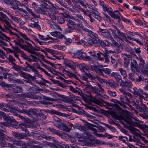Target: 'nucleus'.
<instances>
[{
  "label": "nucleus",
  "instance_id": "f257e3e1",
  "mask_svg": "<svg viewBox=\"0 0 148 148\" xmlns=\"http://www.w3.org/2000/svg\"><path fill=\"white\" fill-rule=\"evenodd\" d=\"M112 110L108 111V113L114 118L122 120L123 121H121L122 124L127 127H131L132 126H135L136 123H134L132 121V119L127 116H124L122 114L124 112L123 109L118 106H113Z\"/></svg>",
  "mask_w": 148,
  "mask_h": 148
},
{
  "label": "nucleus",
  "instance_id": "f03ea898",
  "mask_svg": "<svg viewBox=\"0 0 148 148\" xmlns=\"http://www.w3.org/2000/svg\"><path fill=\"white\" fill-rule=\"evenodd\" d=\"M79 27H82V29L87 33L88 38L87 42L90 45L96 47L98 45V36L97 34L92 32L88 29V27L84 26L81 24L79 25Z\"/></svg>",
  "mask_w": 148,
  "mask_h": 148
},
{
  "label": "nucleus",
  "instance_id": "7ed1b4c3",
  "mask_svg": "<svg viewBox=\"0 0 148 148\" xmlns=\"http://www.w3.org/2000/svg\"><path fill=\"white\" fill-rule=\"evenodd\" d=\"M69 17L65 18V23L67 27V31L69 33L72 32L75 29V25H76L78 28L82 29V27H78L79 25L80 24L83 25L82 23V22L80 21V20L75 16H70Z\"/></svg>",
  "mask_w": 148,
  "mask_h": 148
},
{
  "label": "nucleus",
  "instance_id": "20e7f679",
  "mask_svg": "<svg viewBox=\"0 0 148 148\" xmlns=\"http://www.w3.org/2000/svg\"><path fill=\"white\" fill-rule=\"evenodd\" d=\"M1 114L3 118L7 121V122H3L0 123V132H5L6 131L4 126H11L14 127H15L16 126L17 122L13 117L8 115H6L4 112H1Z\"/></svg>",
  "mask_w": 148,
  "mask_h": 148
},
{
  "label": "nucleus",
  "instance_id": "39448f33",
  "mask_svg": "<svg viewBox=\"0 0 148 148\" xmlns=\"http://www.w3.org/2000/svg\"><path fill=\"white\" fill-rule=\"evenodd\" d=\"M14 42L16 45L18 46L21 48L23 49L24 50L27 51L28 52L31 53V54L38 55V53L36 52L32 49V47H28L25 44L22 45L21 43V42H24V40L22 38L19 37L18 36L17 37L16 40H14Z\"/></svg>",
  "mask_w": 148,
  "mask_h": 148
},
{
  "label": "nucleus",
  "instance_id": "423d86ee",
  "mask_svg": "<svg viewBox=\"0 0 148 148\" xmlns=\"http://www.w3.org/2000/svg\"><path fill=\"white\" fill-rule=\"evenodd\" d=\"M99 3L102 7L103 11L105 12H108L112 18L114 19L119 18L120 16L119 14H120V13H118V14H116L117 12H118V11H115L113 12L112 11V10L111 8L108 7V5L105 4L103 1L99 0Z\"/></svg>",
  "mask_w": 148,
  "mask_h": 148
},
{
  "label": "nucleus",
  "instance_id": "0eeeda50",
  "mask_svg": "<svg viewBox=\"0 0 148 148\" xmlns=\"http://www.w3.org/2000/svg\"><path fill=\"white\" fill-rule=\"evenodd\" d=\"M73 57L77 58L79 59L83 60L84 61H90L92 60V58L86 55L85 53L81 50L77 51L75 53H73Z\"/></svg>",
  "mask_w": 148,
  "mask_h": 148
},
{
  "label": "nucleus",
  "instance_id": "6e6552de",
  "mask_svg": "<svg viewBox=\"0 0 148 148\" xmlns=\"http://www.w3.org/2000/svg\"><path fill=\"white\" fill-rule=\"evenodd\" d=\"M5 107L9 108L10 112L14 115H17L16 110H17L18 108L15 106L12 105H8L3 103L1 104H0V108L4 111H8V110L5 108Z\"/></svg>",
  "mask_w": 148,
  "mask_h": 148
},
{
  "label": "nucleus",
  "instance_id": "1a4fd4ad",
  "mask_svg": "<svg viewBox=\"0 0 148 148\" xmlns=\"http://www.w3.org/2000/svg\"><path fill=\"white\" fill-rule=\"evenodd\" d=\"M139 60L140 61L138 65V69H137V72L139 73L140 71L144 72L146 74L148 72V66L146 64L145 61L141 58H140Z\"/></svg>",
  "mask_w": 148,
  "mask_h": 148
},
{
  "label": "nucleus",
  "instance_id": "9d476101",
  "mask_svg": "<svg viewBox=\"0 0 148 148\" xmlns=\"http://www.w3.org/2000/svg\"><path fill=\"white\" fill-rule=\"evenodd\" d=\"M53 123L54 125L57 127H58L61 123V125L63 126L61 129L66 131L68 132H69L71 129V128H68V125H65L63 123H62V120L56 116H54L53 117Z\"/></svg>",
  "mask_w": 148,
  "mask_h": 148
},
{
  "label": "nucleus",
  "instance_id": "9b49d317",
  "mask_svg": "<svg viewBox=\"0 0 148 148\" xmlns=\"http://www.w3.org/2000/svg\"><path fill=\"white\" fill-rule=\"evenodd\" d=\"M17 111H19L20 113H23L27 115L30 117L32 116V115L37 116H38L39 115V114L37 113L36 112V109L31 108L27 110L24 109H22L21 110H20L19 108H18Z\"/></svg>",
  "mask_w": 148,
  "mask_h": 148
},
{
  "label": "nucleus",
  "instance_id": "f8f14e48",
  "mask_svg": "<svg viewBox=\"0 0 148 148\" xmlns=\"http://www.w3.org/2000/svg\"><path fill=\"white\" fill-rule=\"evenodd\" d=\"M9 19L8 18V19H1L0 21L2 23L4 24V26L6 29V30H7V32L8 33H9L12 35H15L16 36V37H17L18 36L16 33L13 32L11 30L7 27H11V24L9 22Z\"/></svg>",
  "mask_w": 148,
  "mask_h": 148
},
{
  "label": "nucleus",
  "instance_id": "ddd939ff",
  "mask_svg": "<svg viewBox=\"0 0 148 148\" xmlns=\"http://www.w3.org/2000/svg\"><path fill=\"white\" fill-rule=\"evenodd\" d=\"M85 95L88 98V99L91 102L99 106H102L103 105L101 101L92 96L90 92L88 91L86 92H85Z\"/></svg>",
  "mask_w": 148,
  "mask_h": 148
},
{
  "label": "nucleus",
  "instance_id": "4468645a",
  "mask_svg": "<svg viewBox=\"0 0 148 148\" xmlns=\"http://www.w3.org/2000/svg\"><path fill=\"white\" fill-rule=\"evenodd\" d=\"M99 31H98V33L101 36L108 39L112 36L108 30L102 29L100 27H99Z\"/></svg>",
  "mask_w": 148,
  "mask_h": 148
},
{
  "label": "nucleus",
  "instance_id": "2eb2a0df",
  "mask_svg": "<svg viewBox=\"0 0 148 148\" xmlns=\"http://www.w3.org/2000/svg\"><path fill=\"white\" fill-rule=\"evenodd\" d=\"M100 66L101 67H104V66L101 65L100 66H91L90 68L93 71H95L96 73L99 75L105 76V75L103 72L102 69H100Z\"/></svg>",
  "mask_w": 148,
  "mask_h": 148
},
{
  "label": "nucleus",
  "instance_id": "dca6fc26",
  "mask_svg": "<svg viewBox=\"0 0 148 148\" xmlns=\"http://www.w3.org/2000/svg\"><path fill=\"white\" fill-rule=\"evenodd\" d=\"M56 1L59 3H60L62 6L65 7L67 8L68 10L71 12L72 13H78L79 12V11L75 9V7L73 5H71V7H72V8L71 7H67V5H65L61 1V0H56Z\"/></svg>",
  "mask_w": 148,
  "mask_h": 148
},
{
  "label": "nucleus",
  "instance_id": "f3484780",
  "mask_svg": "<svg viewBox=\"0 0 148 148\" xmlns=\"http://www.w3.org/2000/svg\"><path fill=\"white\" fill-rule=\"evenodd\" d=\"M144 91L141 89L139 88L138 89L136 87H134L133 88V91L132 92V93L134 95L138 96L140 98L145 99V97L141 94L143 93Z\"/></svg>",
  "mask_w": 148,
  "mask_h": 148
},
{
  "label": "nucleus",
  "instance_id": "a211bd4d",
  "mask_svg": "<svg viewBox=\"0 0 148 148\" xmlns=\"http://www.w3.org/2000/svg\"><path fill=\"white\" fill-rule=\"evenodd\" d=\"M33 92L29 93L28 98L34 99H38L41 98V94L39 92L33 91Z\"/></svg>",
  "mask_w": 148,
  "mask_h": 148
},
{
  "label": "nucleus",
  "instance_id": "6ab92c4d",
  "mask_svg": "<svg viewBox=\"0 0 148 148\" xmlns=\"http://www.w3.org/2000/svg\"><path fill=\"white\" fill-rule=\"evenodd\" d=\"M26 65H25V66L23 67V70L24 71H29L30 70H32V71L34 73L38 72V71L27 62L25 63Z\"/></svg>",
  "mask_w": 148,
  "mask_h": 148
},
{
  "label": "nucleus",
  "instance_id": "aec40b11",
  "mask_svg": "<svg viewBox=\"0 0 148 148\" xmlns=\"http://www.w3.org/2000/svg\"><path fill=\"white\" fill-rule=\"evenodd\" d=\"M135 73H130L129 74V79L132 81L137 82H139L143 79V77L141 75H139L138 78H135L134 77L135 75Z\"/></svg>",
  "mask_w": 148,
  "mask_h": 148
},
{
  "label": "nucleus",
  "instance_id": "412c9836",
  "mask_svg": "<svg viewBox=\"0 0 148 148\" xmlns=\"http://www.w3.org/2000/svg\"><path fill=\"white\" fill-rule=\"evenodd\" d=\"M138 69V66L136 60L134 59L132 60L130 64V69L132 71L134 72H137Z\"/></svg>",
  "mask_w": 148,
  "mask_h": 148
},
{
  "label": "nucleus",
  "instance_id": "4be33fe9",
  "mask_svg": "<svg viewBox=\"0 0 148 148\" xmlns=\"http://www.w3.org/2000/svg\"><path fill=\"white\" fill-rule=\"evenodd\" d=\"M111 76L114 78L116 82L119 83L121 82L122 81V77L118 73L113 72L111 73Z\"/></svg>",
  "mask_w": 148,
  "mask_h": 148
},
{
  "label": "nucleus",
  "instance_id": "5701e85b",
  "mask_svg": "<svg viewBox=\"0 0 148 148\" xmlns=\"http://www.w3.org/2000/svg\"><path fill=\"white\" fill-rule=\"evenodd\" d=\"M17 35L19 37H20L19 36H20L25 39V43L27 45V47H32L31 44L29 42V41L32 42L27 37V36L25 34H23L21 32H19L18 34H17Z\"/></svg>",
  "mask_w": 148,
  "mask_h": 148
},
{
  "label": "nucleus",
  "instance_id": "b1692460",
  "mask_svg": "<svg viewBox=\"0 0 148 148\" xmlns=\"http://www.w3.org/2000/svg\"><path fill=\"white\" fill-rule=\"evenodd\" d=\"M84 16L88 17L90 19V22L92 23L95 21V19L92 17V12L88 10H86L85 9L82 12Z\"/></svg>",
  "mask_w": 148,
  "mask_h": 148
},
{
  "label": "nucleus",
  "instance_id": "393cba45",
  "mask_svg": "<svg viewBox=\"0 0 148 148\" xmlns=\"http://www.w3.org/2000/svg\"><path fill=\"white\" fill-rule=\"evenodd\" d=\"M130 132L133 134L136 137H141V133L138 130H137L134 127H130L129 129Z\"/></svg>",
  "mask_w": 148,
  "mask_h": 148
},
{
  "label": "nucleus",
  "instance_id": "a878e982",
  "mask_svg": "<svg viewBox=\"0 0 148 148\" xmlns=\"http://www.w3.org/2000/svg\"><path fill=\"white\" fill-rule=\"evenodd\" d=\"M97 126L95 125L92 124H90L88 125V127L89 129L90 130H91L92 131L94 132V134L96 135L97 136H99V137H101L102 136V135L101 134H99L97 133V130L93 128V127H97Z\"/></svg>",
  "mask_w": 148,
  "mask_h": 148
},
{
  "label": "nucleus",
  "instance_id": "bb28decb",
  "mask_svg": "<svg viewBox=\"0 0 148 148\" xmlns=\"http://www.w3.org/2000/svg\"><path fill=\"white\" fill-rule=\"evenodd\" d=\"M51 35L54 37L55 40H57L58 38L61 39L64 37V36L62 34H60L59 33L55 31L50 32Z\"/></svg>",
  "mask_w": 148,
  "mask_h": 148
},
{
  "label": "nucleus",
  "instance_id": "cd10ccee",
  "mask_svg": "<svg viewBox=\"0 0 148 148\" xmlns=\"http://www.w3.org/2000/svg\"><path fill=\"white\" fill-rule=\"evenodd\" d=\"M119 85L121 86H124L127 88H129L132 85V82L130 81H127L123 82V80L121 82H119Z\"/></svg>",
  "mask_w": 148,
  "mask_h": 148
},
{
  "label": "nucleus",
  "instance_id": "c85d7f7f",
  "mask_svg": "<svg viewBox=\"0 0 148 148\" xmlns=\"http://www.w3.org/2000/svg\"><path fill=\"white\" fill-rule=\"evenodd\" d=\"M0 146L3 147H10V148H14V145L11 144L6 143L3 139L0 140Z\"/></svg>",
  "mask_w": 148,
  "mask_h": 148
},
{
  "label": "nucleus",
  "instance_id": "c756f323",
  "mask_svg": "<svg viewBox=\"0 0 148 148\" xmlns=\"http://www.w3.org/2000/svg\"><path fill=\"white\" fill-rule=\"evenodd\" d=\"M32 22L30 25V26L32 28L36 29L40 31L41 30V27L40 25L38 24V21H34L32 19L31 20Z\"/></svg>",
  "mask_w": 148,
  "mask_h": 148
},
{
  "label": "nucleus",
  "instance_id": "7c9ffc66",
  "mask_svg": "<svg viewBox=\"0 0 148 148\" xmlns=\"http://www.w3.org/2000/svg\"><path fill=\"white\" fill-rule=\"evenodd\" d=\"M106 84H108L110 87L116 89L117 88L116 83L113 79H109L106 82Z\"/></svg>",
  "mask_w": 148,
  "mask_h": 148
},
{
  "label": "nucleus",
  "instance_id": "2f4dec72",
  "mask_svg": "<svg viewBox=\"0 0 148 148\" xmlns=\"http://www.w3.org/2000/svg\"><path fill=\"white\" fill-rule=\"evenodd\" d=\"M26 10H27L29 14L33 17L32 18H31V20L38 17V16L35 14L34 12L29 7H27Z\"/></svg>",
  "mask_w": 148,
  "mask_h": 148
},
{
  "label": "nucleus",
  "instance_id": "473e14b6",
  "mask_svg": "<svg viewBox=\"0 0 148 148\" xmlns=\"http://www.w3.org/2000/svg\"><path fill=\"white\" fill-rule=\"evenodd\" d=\"M3 138L10 141H12L13 138L9 137L2 133L0 132V140L3 139Z\"/></svg>",
  "mask_w": 148,
  "mask_h": 148
},
{
  "label": "nucleus",
  "instance_id": "72a5a7b5",
  "mask_svg": "<svg viewBox=\"0 0 148 148\" xmlns=\"http://www.w3.org/2000/svg\"><path fill=\"white\" fill-rule=\"evenodd\" d=\"M127 96L121 95L120 100L121 102L125 103H130V99L127 97Z\"/></svg>",
  "mask_w": 148,
  "mask_h": 148
},
{
  "label": "nucleus",
  "instance_id": "f704fd0d",
  "mask_svg": "<svg viewBox=\"0 0 148 148\" xmlns=\"http://www.w3.org/2000/svg\"><path fill=\"white\" fill-rule=\"evenodd\" d=\"M0 85L2 86L6 87L9 90H11L12 89L13 90V88L14 87V85H9L6 84L2 81H0Z\"/></svg>",
  "mask_w": 148,
  "mask_h": 148
},
{
  "label": "nucleus",
  "instance_id": "c9c22d12",
  "mask_svg": "<svg viewBox=\"0 0 148 148\" xmlns=\"http://www.w3.org/2000/svg\"><path fill=\"white\" fill-rule=\"evenodd\" d=\"M125 49L127 52L130 53L133 56H136L134 50L129 45H126L125 47Z\"/></svg>",
  "mask_w": 148,
  "mask_h": 148
},
{
  "label": "nucleus",
  "instance_id": "e433bc0d",
  "mask_svg": "<svg viewBox=\"0 0 148 148\" xmlns=\"http://www.w3.org/2000/svg\"><path fill=\"white\" fill-rule=\"evenodd\" d=\"M48 15L49 17L53 20H56L58 17V16H56V14L53 10L51 11L50 12H49Z\"/></svg>",
  "mask_w": 148,
  "mask_h": 148
},
{
  "label": "nucleus",
  "instance_id": "4c0bfd02",
  "mask_svg": "<svg viewBox=\"0 0 148 148\" xmlns=\"http://www.w3.org/2000/svg\"><path fill=\"white\" fill-rule=\"evenodd\" d=\"M84 136L85 137L86 139H89L90 140H94V136L90 132H87L86 133L84 134Z\"/></svg>",
  "mask_w": 148,
  "mask_h": 148
},
{
  "label": "nucleus",
  "instance_id": "58836bf2",
  "mask_svg": "<svg viewBox=\"0 0 148 148\" xmlns=\"http://www.w3.org/2000/svg\"><path fill=\"white\" fill-rule=\"evenodd\" d=\"M95 12L94 11L92 12V14L94 18L97 19L99 21H100L101 20V18L99 15V13L97 11Z\"/></svg>",
  "mask_w": 148,
  "mask_h": 148
},
{
  "label": "nucleus",
  "instance_id": "ea45409f",
  "mask_svg": "<svg viewBox=\"0 0 148 148\" xmlns=\"http://www.w3.org/2000/svg\"><path fill=\"white\" fill-rule=\"evenodd\" d=\"M115 27L117 31V33L118 35L123 39L125 41H127V39L126 38V36L125 34L122 32H121L115 26Z\"/></svg>",
  "mask_w": 148,
  "mask_h": 148
},
{
  "label": "nucleus",
  "instance_id": "a19ab883",
  "mask_svg": "<svg viewBox=\"0 0 148 148\" xmlns=\"http://www.w3.org/2000/svg\"><path fill=\"white\" fill-rule=\"evenodd\" d=\"M11 64L12 65V69H14L16 71L20 72L21 71V67L18 65H17L14 62H11Z\"/></svg>",
  "mask_w": 148,
  "mask_h": 148
},
{
  "label": "nucleus",
  "instance_id": "79ce46f5",
  "mask_svg": "<svg viewBox=\"0 0 148 148\" xmlns=\"http://www.w3.org/2000/svg\"><path fill=\"white\" fill-rule=\"evenodd\" d=\"M119 90L121 93L123 95V96H127L129 98L131 96H132L131 94L129 92H126L125 89L123 88H119Z\"/></svg>",
  "mask_w": 148,
  "mask_h": 148
},
{
  "label": "nucleus",
  "instance_id": "37998d69",
  "mask_svg": "<svg viewBox=\"0 0 148 148\" xmlns=\"http://www.w3.org/2000/svg\"><path fill=\"white\" fill-rule=\"evenodd\" d=\"M13 144L16 145L18 146H22L24 144V143L23 141L20 140H17L13 138V140H12Z\"/></svg>",
  "mask_w": 148,
  "mask_h": 148
},
{
  "label": "nucleus",
  "instance_id": "c03bdc74",
  "mask_svg": "<svg viewBox=\"0 0 148 148\" xmlns=\"http://www.w3.org/2000/svg\"><path fill=\"white\" fill-rule=\"evenodd\" d=\"M13 91L15 93H19L21 92L22 91L21 87L17 86V85H14L13 88Z\"/></svg>",
  "mask_w": 148,
  "mask_h": 148
},
{
  "label": "nucleus",
  "instance_id": "a18cd8bd",
  "mask_svg": "<svg viewBox=\"0 0 148 148\" xmlns=\"http://www.w3.org/2000/svg\"><path fill=\"white\" fill-rule=\"evenodd\" d=\"M91 89H92V91L95 94H96L97 96H101V90L99 89L98 88H96V87H92Z\"/></svg>",
  "mask_w": 148,
  "mask_h": 148
},
{
  "label": "nucleus",
  "instance_id": "49530a36",
  "mask_svg": "<svg viewBox=\"0 0 148 148\" xmlns=\"http://www.w3.org/2000/svg\"><path fill=\"white\" fill-rule=\"evenodd\" d=\"M98 59L100 60L103 61L104 60L105 55L106 54H103L99 51H98L97 53Z\"/></svg>",
  "mask_w": 148,
  "mask_h": 148
},
{
  "label": "nucleus",
  "instance_id": "de8ad7c7",
  "mask_svg": "<svg viewBox=\"0 0 148 148\" xmlns=\"http://www.w3.org/2000/svg\"><path fill=\"white\" fill-rule=\"evenodd\" d=\"M110 39L112 41V42L111 43V47H114V46L117 47L118 45V43L111 36Z\"/></svg>",
  "mask_w": 148,
  "mask_h": 148
},
{
  "label": "nucleus",
  "instance_id": "09e8293b",
  "mask_svg": "<svg viewBox=\"0 0 148 148\" xmlns=\"http://www.w3.org/2000/svg\"><path fill=\"white\" fill-rule=\"evenodd\" d=\"M139 99H137L135 98H133L132 96H131L129 98L130 100H132L134 103L136 104H138L140 101H141L142 99V98H140L139 97Z\"/></svg>",
  "mask_w": 148,
  "mask_h": 148
},
{
  "label": "nucleus",
  "instance_id": "8fccbe9b",
  "mask_svg": "<svg viewBox=\"0 0 148 148\" xmlns=\"http://www.w3.org/2000/svg\"><path fill=\"white\" fill-rule=\"evenodd\" d=\"M124 66L125 68H127L128 67L130 63V60L127 58H124Z\"/></svg>",
  "mask_w": 148,
  "mask_h": 148
},
{
  "label": "nucleus",
  "instance_id": "3c124183",
  "mask_svg": "<svg viewBox=\"0 0 148 148\" xmlns=\"http://www.w3.org/2000/svg\"><path fill=\"white\" fill-rule=\"evenodd\" d=\"M118 70L120 72L121 75L124 78H125L127 76L126 72L125 70L121 68L118 69Z\"/></svg>",
  "mask_w": 148,
  "mask_h": 148
},
{
  "label": "nucleus",
  "instance_id": "603ef678",
  "mask_svg": "<svg viewBox=\"0 0 148 148\" xmlns=\"http://www.w3.org/2000/svg\"><path fill=\"white\" fill-rule=\"evenodd\" d=\"M76 16L77 17L82 20L85 24H88L87 21L81 14H77L76 15Z\"/></svg>",
  "mask_w": 148,
  "mask_h": 148
},
{
  "label": "nucleus",
  "instance_id": "864d4df0",
  "mask_svg": "<svg viewBox=\"0 0 148 148\" xmlns=\"http://www.w3.org/2000/svg\"><path fill=\"white\" fill-rule=\"evenodd\" d=\"M0 38L3 39L7 40H10V38L7 37L5 34L0 31Z\"/></svg>",
  "mask_w": 148,
  "mask_h": 148
},
{
  "label": "nucleus",
  "instance_id": "5fc2aeb1",
  "mask_svg": "<svg viewBox=\"0 0 148 148\" xmlns=\"http://www.w3.org/2000/svg\"><path fill=\"white\" fill-rule=\"evenodd\" d=\"M45 49L46 52H48L49 53H50L52 55H54V54H56L58 52L57 51H56L54 50H53L48 48H45Z\"/></svg>",
  "mask_w": 148,
  "mask_h": 148
},
{
  "label": "nucleus",
  "instance_id": "6e6d98bb",
  "mask_svg": "<svg viewBox=\"0 0 148 148\" xmlns=\"http://www.w3.org/2000/svg\"><path fill=\"white\" fill-rule=\"evenodd\" d=\"M58 22L60 24H62L63 23H65V19L64 18L61 17H58L56 19Z\"/></svg>",
  "mask_w": 148,
  "mask_h": 148
},
{
  "label": "nucleus",
  "instance_id": "4d7b16f0",
  "mask_svg": "<svg viewBox=\"0 0 148 148\" xmlns=\"http://www.w3.org/2000/svg\"><path fill=\"white\" fill-rule=\"evenodd\" d=\"M32 5L35 11L37 12L39 11V7L36 3L34 2H32Z\"/></svg>",
  "mask_w": 148,
  "mask_h": 148
},
{
  "label": "nucleus",
  "instance_id": "13d9d810",
  "mask_svg": "<svg viewBox=\"0 0 148 148\" xmlns=\"http://www.w3.org/2000/svg\"><path fill=\"white\" fill-rule=\"evenodd\" d=\"M16 4L17 5V6H22L23 7H25L26 8L27 7L29 6L26 3H21L20 2L17 1H16Z\"/></svg>",
  "mask_w": 148,
  "mask_h": 148
},
{
  "label": "nucleus",
  "instance_id": "bf43d9fd",
  "mask_svg": "<svg viewBox=\"0 0 148 148\" xmlns=\"http://www.w3.org/2000/svg\"><path fill=\"white\" fill-rule=\"evenodd\" d=\"M104 125L106 127L109 129L112 132H116V130L114 127H112L106 123H105Z\"/></svg>",
  "mask_w": 148,
  "mask_h": 148
},
{
  "label": "nucleus",
  "instance_id": "052dcab7",
  "mask_svg": "<svg viewBox=\"0 0 148 148\" xmlns=\"http://www.w3.org/2000/svg\"><path fill=\"white\" fill-rule=\"evenodd\" d=\"M64 63L66 66L69 67L70 68H71L73 70H74L75 69V68H76L75 67V66L74 65L72 64H71L70 63L67 62H64Z\"/></svg>",
  "mask_w": 148,
  "mask_h": 148
},
{
  "label": "nucleus",
  "instance_id": "680f3d73",
  "mask_svg": "<svg viewBox=\"0 0 148 148\" xmlns=\"http://www.w3.org/2000/svg\"><path fill=\"white\" fill-rule=\"evenodd\" d=\"M87 76L91 79H95L96 76L92 73H86Z\"/></svg>",
  "mask_w": 148,
  "mask_h": 148
},
{
  "label": "nucleus",
  "instance_id": "e2e57ef3",
  "mask_svg": "<svg viewBox=\"0 0 148 148\" xmlns=\"http://www.w3.org/2000/svg\"><path fill=\"white\" fill-rule=\"evenodd\" d=\"M107 93L110 96L115 97L116 95V92L115 91H112L109 90H108L107 91Z\"/></svg>",
  "mask_w": 148,
  "mask_h": 148
},
{
  "label": "nucleus",
  "instance_id": "0e129e2a",
  "mask_svg": "<svg viewBox=\"0 0 148 148\" xmlns=\"http://www.w3.org/2000/svg\"><path fill=\"white\" fill-rule=\"evenodd\" d=\"M63 98L64 101V102L68 103H70L72 101L71 99H70V98L68 97H67L65 96Z\"/></svg>",
  "mask_w": 148,
  "mask_h": 148
},
{
  "label": "nucleus",
  "instance_id": "69168bd1",
  "mask_svg": "<svg viewBox=\"0 0 148 148\" xmlns=\"http://www.w3.org/2000/svg\"><path fill=\"white\" fill-rule=\"evenodd\" d=\"M29 56L32 58L33 61L35 62H37L38 60L41 61L40 59L34 55V54H30Z\"/></svg>",
  "mask_w": 148,
  "mask_h": 148
},
{
  "label": "nucleus",
  "instance_id": "338daca9",
  "mask_svg": "<svg viewBox=\"0 0 148 148\" xmlns=\"http://www.w3.org/2000/svg\"><path fill=\"white\" fill-rule=\"evenodd\" d=\"M123 48L121 46L118 45L117 46V47L116 48V49L115 50V53H120L121 52V51L122 50Z\"/></svg>",
  "mask_w": 148,
  "mask_h": 148
},
{
  "label": "nucleus",
  "instance_id": "774afa93",
  "mask_svg": "<svg viewBox=\"0 0 148 148\" xmlns=\"http://www.w3.org/2000/svg\"><path fill=\"white\" fill-rule=\"evenodd\" d=\"M102 70L107 75L110 74L111 72V70L109 69H102Z\"/></svg>",
  "mask_w": 148,
  "mask_h": 148
}]
</instances>
